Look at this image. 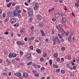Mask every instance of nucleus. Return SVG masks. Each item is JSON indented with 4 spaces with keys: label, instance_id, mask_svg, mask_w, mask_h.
<instances>
[{
    "label": "nucleus",
    "instance_id": "nucleus-1",
    "mask_svg": "<svg viewBox=\"0 0 79 79\" xmlns=\"http://www.w3.org/2000/svg\"><path fill=\"white\" fill-rule=\"evenodd\" d=\"M33 10L32 9H29L27 11V15L29 16H32L33 15Z\"/></svg>",
    "mask_w": 79,
    "mask_h": 79
},
{
    "label": "nucleus",
    "instance_id": "nucleus-2",
    "mask_svg": "<svg viewBox=\"0 0 79 79\" xmlns=\"http://www.w3.org/2000/svg\"><path fill=\"white\" fill-rule=\"evenodd\" d=\"M25 57L26 58H27L28 60H32V56H31V54L30 53H28L26 55Z\"/></svg>",
    "mask_w": 79,
    "mask_h": 79
},
{
    "label": "nucleus",
    "instance_id": "nucleus-3",
    "mask_svg": "<svg viewBox=\"0 0 79 79\" xmlns=\"http://www.w3.org/2000/svg\"><path fill=\"white\" fill-rule=\"evenodd\" d=\"M13 13L12 12H8L7 13L8 15L10 17H14V15L13 14Z\"/></svg>",
    "mask_w": 79,
    "mask_h": 79
},
{
    "label": "nucleus",
    "instance_id": "nucleus-4",
    "mask_svg": "<svg viewBox=\"0 0 79 79\" xmlns=\"http://www.w3.org/2000/svg\"><path fill=\"white\" fill-rule=\"evenodd\" d=\"M36 18L38 20H41L42 19V16L40 14H38L36 15Z\"/></svg>",
    "mask_w": 79,
    "mask_h": 79
},
{
    "label": "nucleus",
    "instance_id": "nucleus-5",
    "mask_svg": "<svg viewBox=\"0 0 79 79\" xmlns=\"http://www.w3.org/2000/svg\"><path fill=\"white\" fill-rule=\"evenodd\" d=\"M18 14V11L16 10H14V16H17Z\"/></svg>",
    "mask_w": 79,
    "mask_h": 79
},
{
    "label": "nucleus",
    "instance_id": "nucleus-6",
    "mask_svg": "<svg viewBox=\"0 0 79 79\" xmlns=\"http://www.w3.org/2000/svg\"><path fill=\"white\" fill-rule=\"evenodd\" d=\"M16 44L18 45H24V43H23L21 41H17L16 42Z\"/></svg>",
    "mask_w": 79,
    "mask_h": 79
},
{
    "label": "nucleus",
    "instance_id": "nucleus-7",
    "mask_svg": "<svg viewBox=\"0 0 79 79\" xmlns=\"http://www.w3.org/2000/svg\"><path fill=\"white\" fill-rule=\"evenodd\" d=\"M10 22L11 24H14L16 22V20L15 19H12Z\"/></svg>",
    "mask_w": 79,
    "mask_h": 79
},
{
    "label": "nucleus",
    "instance_id": "nucleus-8",
    "mask_svg": "<svg viewBox=\"0 0 79 79\" xmlns=\"http://www.w3.org/2000/svg\"><path fill=\"white\" fill-rule=\"evenodd\" d=\"M40 32H41L42 36H43V37H44V36H45V35L44 34V30H40Z\"/></svg>",
    "mask_w": 79,
    "mask_h": 79
},
{
    "label": "nucleus",
    "instance_id": "nucleus-9",
    "mask_svg": "<svg viewBox=\"0 0 79 79\" xmlns=\"http://www.w3.org/2000/svg\"><path fill=\"white\" fill-rule=\"evenodd\" d=\"M23 76L24 77H27L28 76V74L27 73H23Z\"/></svg>",
    "mask_w": 79,
    "mask_h": 79
},
{
    "label": "nucleus",
    "instance_id": "nucleus-10",
    "mask_svg": "<svg viewBox=\"0 0 79 79\" xmlns=\"http://www.w3.org/2000/svg\"><path fill=\"white\" fill-rule=\"evenodd\" d=\"M56 39L59 42H60V40L59 39V38L58 37H56V38H54V42H56Z\"/></svg>",
    "mask_w": 79,
    "mask_h": 79
},
{
    "label": "nucleus",
    "instance_id": "nucleus-11",
    "mask_svg": "<svg viewBox=\"0 0 79 79\" xmlns=\"http://www.w3.org/2000/svg\"><path fill=\"white\" fill-rule=\"evenodd\" d=\"M55 16L56 18L58 19V18H59V17L60 16V15H59V13H56L55 14Z\"/></svg>",
    "mask_w": 79,
    "mask_h": 79
},
{
    "label": "nucleus",
    "instance_id": "nucleus-12",
    "mask_svg": "<svg viewBox=\"0 0 79 79\" xmlns=\"http://www.w3.org/2000/svg\"><path fill=\"white\" fill-rule=\"evenodd\" d=\"M36 51L37 52V53H42V52H42V50H40V49H36Z\"/></svg>",
    "mask_w": 79,
    "mask_h": 79
},
{
    "label": "nucleus",
    "instance_id": "nucleus-13",
    "mask_svg": "<svg viewBox=\"0 0 79 79\" xmlns=\"http://www.w3.org/2000/svg\"><path fill=\"white\" fill-rule=\"evenodd\" d=\"M62 20V22L64 23H65L66 22V18H63Z\"/></svg>",
    "mask_w": 79,
    "mask_h": 79
},
{
    "label": "nucleus",
    "instance_id": "nucleus-14",
    "mask_svg": "<svg viewBox=\"0 0 79 79\" xmlns=\"http://www.w3.org/2000/svg\"><path fill=\"white\" fill-rule=\"evenodd\" d=\"M60 31L61 33H62L63 34H64V31L63 29H62V28H60Z\"/></svg>",
    "mask_w": 79,
    "mask_h": 79
},
{
    "label": "nucleus",
    "instance_id": "nucleus-15",
    "mask_svg": "<svg viewBox=\"0 0 79 79\" xmlns=\"http://www.w3.org/2000/svg\"><path fill=\"white\" fill-rule=\"evenodd\" d=\"M16 76H17V77H20V76H21V73H19L16 74Z\"/></svg>",
    "mask_w": 79,
    "mask_h": 79
},
{
    "label": "nucleus",
    "instance_id": "nucleus-16",
    "mask_svg": "<svg viewBox=\"0 0 79 79\" xmlns=\"http://www.w3.org/2000/svg\"><path fill=\"white\" fill-rule=\"evenodd\" d=\"M71 35H70L69 36V38H68V40L69 42H71Z\"/></svg>",
    "mask_w": 79,
    "mask_h": 79
},
{
    "label": "nucleus",
    "instance_id": "nucleus-17",
    "mask_svg": "<svg viewBox=\"0 0 79 79\" xmlns=\"http://www.w3.org/2000/svg\"><path fill=\"white\" fill-rule=\"evenodd\" d=\"M8 56L10 58H12L13 57V53H10L8 55Z\"/></svg>",
    "mask_w": 79,
    "mask_h": 79
},
{
    "label": "nucleus",
    "instance_id": "nucleus-18",
    "mask_svg": "<svg viewBox=\"0 0 79 79\" xmlns=\"http://www.w3.org/2000/svg\"><path fill=\"white\" fill-rule=\"evenodd\" d=\"M32 21V17H31L29 19L28 22L29 23H31Z\"/></svg>",
    "mask_w": 79,
    "mask_h": 79
},
{
    "label": "nucleus",
    "instance_id": "nucleus-19",
    "mask_svg": "<svg viewBox=\"0 0 79 79\" xmlns=\"http://www.w3.org/2000/svg\"><path fill=\"white\" fill-rule=\"evenodd\" d=\"M15 8L17 10H19V8H20V7L19 6H17L15 7Z\"/></svg>",
    "mask_w": 79,
    "mask_h": 79
},
{
    "label": "nucleus",
    "instance_id": "nucleus-20",
    "mask_svg": "<svg viewBox=\"0 0 79 79\" xmlns=\"http://www.w3.org/2000/svg\"><path fill=\"white\" fill-rule=\"evenodd\" d=\"M58 54L57 53H56L54 54V57H55V58H57L58 57Z\"/></svg>",
    "mask_w": 79,
    "mask_h": 79
},
{
    "label": "nucleus",
    "instance_id": "nucleus-21",
    "mask_svg": "<svg viewBox=\"0 0 79 79\" xmlns=\"http://www.w3.org/2000/svg\"><path fill=\"white\" fill-rule=\"evenodd\" d=\"M32 66L35 68H37V65L33 63L32 64Z\"/></svg>",
    "mask_w": 79,
    "mask_h": 79
},
{
    "label": "nucleus",
    "instance_id": "nucleus-22",
    "mask_svg": "<svg viewBox=\"0 0 79 79\" xmlns=\"http://www.w3.org/2000/svg\"><path fill=\"white\" fill-rule=\"evenodd\" d=\"M19 53L20 56H23V54H24L23 51H20Z\"/></svg>",
    "mask_w": 79,
    "mask_h": 79
},
{
    "label": "nucleus",
    "instance_id": "nucleus-23",
    "mask_svg": "<svg viewBox=\"0 0 79 79\" xmlns=\"http://www.w3.org/2000/svg\"><path fill=\"white\" fill-rule=\"evenodd\" d=\"M58 35L59 37V38L60 39H62V38H63V37L62 35H60V34H58Z\"/></svg>",
    "mask_w": 79,
    "mask_h": 79
},
{
    "label": "nucleus",
    "instance_id": "nucleus-24",
    "mask_svg": "<svg viewBox=\"0 0 79 79\" xmlns=\"http://www.w3.org/2000/svg\"><path fill=\"white\" fill-rule=\"evenodd\" d=\"M12 57L13 58H15V57H16V54H13Z\"/></svg>",
    "mask_w": 79,
    "mask_h": 79
},
{
    "label": "nucleus",
    "instance_id": "nucleus-25",
    "mask_svg": "<svg viewBox=\"0 0 79 79\" xmlns=\"http://www.w3.org/2000/svg\"><path fill=\"white\" fill-rule=\"evenodd\" d=\"M14 26L15 27H18V26H19V24H18V23H17L15 24H14Z\"/></svg>",
    "mask_w": 79,
    "mask_h": 79
},
{
    "label": "nucleus",
    "instance_id": "nucleus-26",
    "mask_svg": "<svg viewBox=\"0 0 79 79\" xmlns=\"http://www.w3.org/2000/svg\"><path fill=\"white\" fill-rule=\"evenodd\" d=\"M61 73L62 74H64L65 73V70H62L61 71Z\"/></svg>",
    "mask_w": 79,
    "mask_h": 79
},
{
    "label": "nucleus",
    "instance_id": "nucleus-27",
    "mask_svg": "<svg viewBox=\"0 0 79 79\" xmlns=\"http://www.w3.org/2000/svg\"><path fill=\"white\" fill-rule=\"evenodd\" d=\"M75 6H76L77 7H79V4L77 3H75Z\"/></svg>",
    "mask_w": 79,
    "mask_h": 79
},
{
    "label": "nucleus",
    "instance_id": "nucleus-28",
    "mask_svg": "<svg viewBox=\"0 0 79 79\" xmlns=\"http://www.w3.org/2000/svg\"><path fill=\"white\" fill-rule=\"evenodd\" d=\"M68 60H71V56L70 55H69L68 56Z\"/></svg>",
    "mask_w": 79,
    "mask_h": 79
},
{
    "label": "nucleus",
    "instance_id": "nucleus-29",
    "mask_svg": "<svg viewBox=\"0 0 79 79\" xmlns=\"http://www.w3.org/2000/svg\"><path fill=\"white\" fill-rule=\"evenodd\" d=\"M17 15L19 18H21V15L20 14H18Z\"/></svg>",
    "mask_w": 79,
    "mask_h": 79
},
{
    "label": "nucleus",
    "instance_id": "nucleus-30",
    "mask_svg": "<svg viewBox=\"0 0 79 79\" xmlns=\"http://www.w3.org/2000/svg\"><path fill=\"white\" fill-rule=\"evenodd\" d=\"M29 48L30 49H31V50H33V49H34V47H33V46H30Z\"/></svg>",
    "mask_w": 79,
    "mask_h": 79
},
{
    "label": "nucleus",
    "instance_id": "nucleus-31",
    "mask_svg": "<svg viewBox=\"0 0 79 79\" xmlns=\"http://www.w3.org/2000/svg\"><path fill=\"white\" fill-rule=\"evenodd\" d=\"M59 26L60 27H61L62 29H63V26L61 24H59Z\"/></svg>",
    "mask_w": 79,
    "mask_h": 79
},
{
    "label": "nucleus",
    "instance_id": "nucleus-32",
    "mask_svg": "<svg viewBox=\"0 0 79 79\" xmlns=\"http://www.w3.org/2000/svg\"><path fill=\"white\" fill-rule=\"evenodd\" d=\"M35 6H37V7H39V4L37 3H35Z\"/></svg>",
    "mask_w": 79,
    "mask_h": 79
},
{
    "label": "nucleus",
    "instance_id": "nucleus-33",
    "mask_svg": "<svg viewBox=\"0 0 79 79\" xmlns=\"http://www.w3.org/2000/svg\"><path fill=\"white\" fill-rule=\"evenodd\" d=\"M53 67L55 68H58V66H56L55 64H54Z\"/></svg>",
    "mask_w": 79,
    "mask_h": 79
},
{
    "label": "nucleus",
    "instance_id": "nucleus-34",
    "mask_svg": "<svg viewBox=\"0 0 79 79\" xmlns=\"http://www.w3.org/2000/svg\"><path fill=\"white\" fill-rule=\"evenodd\" d=\"M32 73L33 74H36L37 73V71H36L35 70H33L32 71Z\"/></svg>",
    "mask_w": 79,
    "mask_h": 79
},
{
    "label": "nucleus",
    "instance_id": "nucleus-35",
    "mask_svg": "<svg viewBox=\"0 0 79 79\" xmlns=\"http://www.w3.org/2000/svg\"><path fill=\"white\" fill-rule=\"evenodd\" d=\"M24 31V29L23 28H21L20 30V32H23V31Z\"/></svg>",
    "mask_w": 79,
    "mask_h": 79
},
{
    "label": "nucleus",
    "instance_id": "nucleus-36",
    "mask_svg": "<svg viewBox=\"0 0 79 79\" xmlns=\"http://www.w3.org/2000/svg\"><path fill=\"white\" fill-rule=\"evenodd\" d=\"M27 64L28 66L31 65V64H32V62H29L28 63H27Z\"/></svg>",
    "mask_w": 79,
    "mask_h": 79
},
{
    "label": "nucleus",
    "instance_id": "nucleus-37",
    "mask_svg": "<svg viewBox=\"0 0 79 79\" xmlns=\"http://www.w3.org/2000/svg\"><path fill=\"white\" fill-rule=\"evenodd\" d=\"M2 75L4 76H7V73H2Z\"/></svg>",
    "mask_w": 79,
    "mask_h": 79
},
{
    "label": "nucleus",
    "instance_id": "nucleus-38",
    "mask_svg": "<svg viewBox=\"0 0 79 79\" xmlns=\"http://www.w3.org/2000/svg\"><path fill=\"white\" fill-rule=\"evenodd\" d=\"M60 69H57L56 70V73H58L59 72H60Z\"/></svg>",
    "mask_w": 79,
    "mask_h": 79
},
{
    "label": "nucleus",
    "instance_id": "nucleus-39",
    "mask_svg": "<svg viewBox=\"0 0 79 79\" xmlns=\"http://www.w3.org/2000/svg\"><path fill=\"white\" fill-rule=\"evenodd\" d=\"M35 76L36 77H39V74L38 73H37V74L35 73Z\"/></svg>",
    "mask_w": 79,
    "mask_h": 79
},
{
    "label": "nucleus",
    "instance_id": "nucleus-40",
    "mask_svg": "<svg viewBox=\"0 0 79 79\" xmlns=\"http://www.w3.org/2000/svg\"><path fill=\"white\" fill-rule=\"evenodd\" d=\"M49 61L50 64H52V60H50Z\"/></svg>",
    "mask_w": 79,
    "mask_h": 79
},
{
    "label": "nucleus",
    "instance_id": "nucleus-41",
    "mask_svg": "<svg viewBox=\"0 0 79 79\" xmlns=\"http://www.w3.org/2000/svg\"><path fill=\"white\" fill-rule=\"evenodd\" d=\"M9 20V19L8 18H6L5 20V22H7V21H8V20Z\"/></svg>",
    "mask_w": 79,
    "mask_h": 79
},
{
    "label": "nucleus",
    "instance_id": "nucleus-42",
    "mask_svg": "<svg viewBox=\"0 0 79 79\" xmlns=\"http://www.w3.org/2000/svg\"><path fill=\"white\" fill-rule=\"evenodd\" d=\"M61 62H63V61H64V58H61Z\"/></svg>",
    "mask_w": 79,
    "mask_h": 79
},
{
    "label": "nucleus",
    "instance_id": "nucleus-43",
    "mask_svg": "<svg viewBox=\"0 0 79 79\" xmlns=\"http://www.w3.org/2000/svg\"><path fill=\"white\" fill-rule=\"evenodd\" d=\"M40 61L42 62V61H44V59L42 58H40Z\"/></svg>",
    "mask_w": 79,
    "mask_h": 79
},
{
    "label": "nucleus",
    "instance_id": "nucleus-44",
    "mask_svg": "<svg viewBox=\"0 0 79 79\" xmlns=\"http://www.w3.org/2000/svg\"><path fill=\"white\" fill-rule=\"evenodd\" d=\"M61 50L62 51H64V50H65V48L64 47H63L61 48Z\"/></svg>",
    "mask_w": 79,
    "mask_h": 79
},
{
    "label": "nucleus",
    "instance_id": "nucleus-45",
    "mask_svg": "<svg viewBox=\"0 0 79 79\" xmlns=\"http://www.w3.org/2000/svg\"><path fill=\"white\" fill-rule=\"evenodd\" d=\"M7 6L8 8H10V7L11 6L10 5V4H9L7 5Z\"/></svg>",
    "mask_w": 79,
    "mask_h": 79
},
{
    "label": "nucleus",
    "instance_id": "nucleus-46",
    "mask_svg": "<svg viewBox=\"0 0 79 79\" xmlns=\"http://www.w3.org/2000/svg\"><path fill=\"white\" fill-rule=\"evenodd\" d=\"M37 8H38V7H37V6H35L34 7V9L35 10H37Z\"/></svg>",
    "mask_w": 79,
    "mask_h": 79
},
{
    "label": "nucleus",
    "instance_id": "nucleus-47",
    "mask_svg": "<svg viewBox=\"0 0 79 79\" xmlns=\"http://www.w3.org/2000/svg\"><path fill=\"white\" fill-rule=\"evenodd\" d=\"M40 69L41 71L42 70H44L45 69V68L44 67H42Z\"/></svg>",
    "mask_w": 79,
    "mask_h": 79
},
{
    "label": "nucleus",
    "instance_id": "nucleus-48",
    "mask_svg": "<svg viewBox=\"0 0 79 79\" xmlns=\"http://www.w3.org/2000/svg\"><path fill=\"white\" fill-rule=\"evenodd\" d=\"M69 33V32L67 31L66 33H65V35H66V36H68V35Z\"/></svg>",
    "mask_w": 79,
    "mask_h": 79
},
{
    "label": "nucleus",
    "instance_id": "nucleus-49",
    "mask_svg": "<svg viewBox=\"0 0 79 79\" xmlns=\"http://www.w3.org/2000/svg\"><path fill=\"white\" fill-rule=\"evenodd\" d=\"M56 61H57L59 62V61H60V58H57L56 59Z\"/></svg>",
    "mask_w": 79,
    "mask_h": 79
},
{
    "label": "nucleus",
    "instance_id": "nucleus-50",
    "mask_svg": "<svg viewBox=\"0 0 79 79\" xmlns=\"http://www.w3.org/2000/svg\"><path fill=\"white\" fill-rule=\"evenodd\" d=\"M56 27H57V29H59V30H60V29H61V27H60L59 26H56Z\"/></svg>",
    "mask_w": 79,
    "mask_h": 79
},
{
    "label": "nucleus",
    "instance_id": "nucleus-51",
    "mask_svg": "<svg viewBox=\"0 0 79 79\" xmlns=\"http://www.w3.org/2000/svg\"><path fill=\"white\" fill-rule=\"evenodd\" d=\"M24 40L25 41H27V38L26 37L24 38Z\"/></svg>",
    "mask_w": 79,
    "mask_h": 79
},
{
    "label": "nucleus",
    "instance_id": "nucleus-52",
    "mask_svg": "<svg viewBox=\"0 0 79 79\" xmlns=\"http://www.w3.org/2000/svg\"><path fill=\"white\" fill-rule=\"evenodd\" d=\"M5 16H6V15H5V14L4 13L3 14V18H5Z\"/></svg>",
    "mask_w": 79,
    "mask_h": 79
},
{
    "label": "nucleus",
    "instance_id": "nucleus-53",
    "mask_svg": "<svg viewBox=\"0 0 79 79\" xmlns=\"http://www.w3.org/2000/svg\"><path fill=\"white\" fill-rule=\"evenodd\" d=\"M39 26H40V27H42V26H43V24H42V23L40 24Z\"/></svg>",
    "mask_w": 79,
    "mask_h": 79
},
{
    "label": "nucleus",
    "instance_id": "nucleus-54",
    "mask_svg": "<svg viewBox=\"0 0 79 79\" xmlns=\"http://www.w3.org/2000/svg\"><path fill=\"white\" fill-rule=\"evenodd\" d=\"M18 13L19 14V13H21V10H19L18 11Z\"/></svg>",
    "mask_w": 79,
    "mask_h": 79
},
{
    "label": "nucleus",
    "instance_id": "nucleus-55",
    "mask_svg": "<svg viewBox=\"0 0 79 79\" xmlns=\"http://www.w3.org/2000/svg\"><path fill=\"white\" fill-rule=\"evenodd\" d=\"M9 33L8 32H6L4 33V34H6L7 35H8Z\"/></svg>",
    "mask_w": 79,
    "mask_h": 79
},
{
    "label": "nucleus",
    "instance_id": "nucleus-56",
    "mask_svg": "<svg viewBox=\"0 0 79 79\" xmlns=\"http://www.w3.org/2000/svg\"><path fill=\"white\" fill-rule=\"evenodd\" d=\"M25 5L27 6H29V4L27 3L26 2H25Z\"/></svg>",
    "mask_w": 79,
    "mask_h": 79
},
{
    "label": "nucleus",
    "instance_id": "nucleus-57",
    "mask_svg": "<svg viewBox=\"0 0 79 79\" xmlns=\"http://www.w3.org/2000/svg\"><path fill=\"white\" fill-rule=\"evenodd\" d=\"M43 56L44 57H47V54H43Z\"/></svg>",
    "mask_w": 79,
    "mask_h": 79
},
{
    "label": "nucleus",
    "instance_id": "nucleus-58",
    "mask_svg": "<svg viewBox=\"0 0 79 79\" xmlns=\"http://www.w3.org/2000/svg\"><path fill=\"white\" fill-rule=\"evenodd\" d=\"M63 9L64 10H67V8H66L65 6H64Z\"/></svg>",
    "mask_w": 79,
    "mask_h": 79
},
{
    "label": "nucleus",
    "instance_id": "nucleus-59",
    "mask_svg": "<svg viewBox=\"0 0 79 79\" xmlns=\"http://www.w3.org/2000/svg\"><path fill=\"white\" fill-rule=\"evenodd\" d=\"M77 62H78V63H79V58H77Z\"/></svg>",
    "mask_w": 79,
    "mask_h": 79
},
{
    "label": "nucleus",
    "instance_id": "nucleus-60",
    "mask_svg": "<svg viewBox=\"0 0 79 79\" xmlns=\"http://www.w3.org/2000/svg\"><path fill=\"white\" fill-rule=\"evenodd\" d=\"M52 21H56V19L55 18H53L52 19Z\"/></svg>",
    "mask_w": 79,
    "mask_h": 79
},
{
    "label": "nucleus",
    "instance_id": "nucleus-61",
    "mask_svg": "<svg viewBox=\"0 0 79 79\" xmlns=\"http://www.w3.org/2000/svg\"><path fill=\"white\" fill-rule=\"evenodd\" d=\"M56 41H54L53 43V44L54 45H56Z\"/></svg>",
    "mask_w": 79,
    "mask_h": 79
},
{
    "label": "nucleus",
    "instance_id": "nucleus-62",
    "mask_svg": "<svg viewBox=\"0 0 79 79\" xmlns=\"http://www.w3.org/2000/svg\"><path fill=\"white\" fill-rule=\"evenodd\" d=\"M16 5V3H15L14 2H13L12 4V6H15Z\"/></svg>",
    "mask_w": 79,
    "mask_h": 79
},
{
    "label": "nucleus",
    "instance_id": "nucleus-63",
    "mask_svg": "<svg viewBox=\"0 0 79 79\" xmlns=\"http://www.w3.org/2000/svg\"><path fill=\"white\" fill-rule=\"evenodd\" d=\"M19 79H23V77L21 76V77H19Z\"/></svg>",
    "mask_w": 79,
    "mask_h": 79
},
{
    "label": "nucleus",
    "instance_id": "nucleus-64",
    "mask_svg": "<svg viewBox=\"0 0 79 79\" xmlns=\"http://www.w3.org/2000/svg\"><path fill=\"white\" fill-rule=\"evenodd\" d=\"M77 3L79 4V0H77Z\"/></svg>",
    "mask_w": 79,
    "mask_h": 79
}]
</instances>
